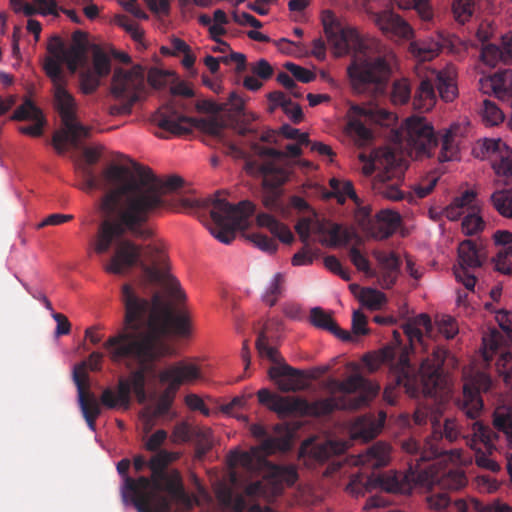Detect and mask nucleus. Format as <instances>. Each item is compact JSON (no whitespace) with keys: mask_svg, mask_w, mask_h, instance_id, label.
I'll list each match as a JSON object with an SVG mask.
<instances>
[{"mask_svg":"<svg viewBox=\"0 0 512 512\" xmlns=\"http://www.w3.org/2000/svg\"><path fill=\"white\" fill-rule=\"evenodd\" d=\"M346 449V445L338 441H326L314 447V458L319 462H325L334 455L342 454Z\"/></svg>","mask_w":512,"mask_h":512,"instance_id":"nucleus-47","label":"nucleus"},{"mask_svg":"<svg viewBox=\"0 0 512 512\" xmlns=\"http://www.w3.org/2000/svg\"><path fill=\"white\" fill-rule=\"evenodd\" d=\"M80 90L84 94H92L100 85V77L91 70L83 71L79 75Z\"/></svg>","mask_w":512,"mask_h":512,"instance_id":"nucleus-63","label":"nucleus"},{"mask_svg":"<svg viewBox=\"0 0 512 512\" xmlns=\"http://www.w3.org/2000/svg\"><path fill=\"white\" fill-rule=\"evenodd\" d=\"M433 84L443 101L451 102L456 98L458 94L457 85L449 73L444 71L438 72L435 75Z\"/></svg>","mask_w":512,"mask_h":512,"instance_id":"nucleus-41","label":"nucleus"},{"mask_svg":"<svg viewBox=\"0 0 512 512\" xmlns=\"http://www.w3.org/2000/svg\"><path fill=\"white\" fill-rule=\"evenodd\" d=\"M483 227L484 221L479 216V208L475 202L462 221V230L466 235H474L481 231Z\"/></svg>","mask_w":512,"mask_h":512,"instance_id":"nucleus-53","label":"nucleus"},{"mask_svg":"<svg viewBox=\"0 0 512 512\" xmlns=\"http://www.w3.org/2000/svg\"><path fill=\"white\" fill-rule=\"evenodd\" d=\"M443 45L434 39H422L410 43V52L420 61H430L438 56Z\"/></svg>","mask_w":512,"mask_h":512,"instance_id":"nucleus-37","label":"nucleus"},{"mask_svg":"<svg viewBox=\"0 0 512 512\" xmlns=\"http://www.w3.org/2000/svg\"><path fill=\"white\" fill-rule=\"evenodd\" d=\"M257 224L267 228L275 237L285 244H291L294 240V236L288 226L279 222L270 214H259L257 216Z\"/></svg>","mask_w":512,"mask_h":512,"instance_id":"nucleus-36","label":"nucleus"},{"mask_svg":"<svg viewBox=\"0 0 512 512\" xmlns=\"http://www.w3.org/2000/svg\"><path fill=\"white\" fill-rule=\"evenodd\" d=\"M497 370L504 376L507 384L512 386V352H504L496 362Z\"/></svg>","mask_w":512,"mask_h":512,"instance_id":"nucleus-64","label":"nucleus"},{"mask_svg":"<svg viewBox=\"0 0 512 512\" xmlns=\"http://www.w3.org/2000/svg\"><path fill=\"white\" fill-rule=\"evenodd\" d=\"M256 349L261 357H266L275 364H282L283 358L275 347L268 345V338L263 331L257 337Z\"/></svg>","mask_w":512,"mask_h":512,"instance_id":"nucleus-54","label":"nucleus"},{"mask_svg":"<svg viewBox=\"0 0 512 512\" xmlns=\"http://www.w3.org/2000/svg\"><path fill=\"white\" fill-rule=\"evenodd\" d=\"M151 121L169 133L181 135L189 131L183 124H191L193 119L180 113L174 105L167 104L152 115Z\"/></svg>","mask_w":512,"mask_h":512,"instance_id":"nucleus-25","label":"nucleus"},{"mask_svg":"<svg viewBox=\"0 0 512 512\" xmlns=\"http://www.w3.org/2000/svg\"><path fill=\"white\" fill-rule=\"evenodd\" d=\"M245 494L251 498L270 499L276 492L273 491L271 480L266 477L263 480H258L249 483L244 490Z\"/></svg>","mask_w":512,"mask_h":512,"instance_id":"nucleus-48","label":"nucleus"},{"mask_svg":"<svg viewBox=\"0 0 512 512\" xmlns=\"http://www.w3.org/2000/svg\"><path fill=\"white\" fill-rule=\"evenodd\" d=\"M411 98V87L406 79L396 80L391 90V101L395 105L406 104Z\"/></svg>","mask_w":512,"mask_h":512,"instance_id":"nucleus-56","label":"nucleus"},{"mask_svg":"<svg viewBox=\"0 0 512 512\" xmlns=\"http://www.w3.org/2000/svg\"><path fill=\"white\" fill-rule=\"evenodd\" d=\"M419 481L420 475L416 476V471L410 466L406 473L389 471L376 476L354 475L346 486V491L355 497L377 488L388 493L410 494Z\"/></svg>","mask_w":512,"mask_h":512,"instance_id":"nucleus-10","label":"nucleus"},{"mask_svg":"<svg viewBox=\"0 0 512 512\" xmlns=\"http://www.w3.org/2000/svg\"><path fill=\"white\" fill-rule=\"evenodd\" d=\"M489 203L500 216L512 219V188L495 190L489 197Z\"/></svg>","mask_w":512,"mask_h":512,"instance_id":"nucleus-39","label":"nucleus"},{"mask_svg":"<svg viewBox=\"0 0 512 512\" xmlns=\"http://www.w3.org/2000/svg\"><path fill=\"white\" fill-rule=\"evenodd\" d=\"M195 427L196 426H193L186 421L177 423L170 436L171 442L174 444L190 442L192 440Z\"/></svg>","mask_w":512,"mask_h":512,"instance_id":"nucleus-59","label":"nucleus"},{"mask_svg":"<svg viewBox=\"0 0 512 512\" xmlns=\"http://www.w3.org/2000/svg\"><path fill=\"white\" fill-rule=\"evenodd\" d=\"M268 100L270 102L271 111L280 107L293 123L298 124L302 121L303 112L301 106L293 103L282 91H273L269 93Z\"/></svg>","mask_w":512,"mask_h":512,"instance_id":"nucleus-32","label":"nucleus"},{"mask_svg":"<svg viewBox=\"0 0 512 512\" xmlns=\"http://www.w3.org/2000/svg\"><path fill=\"white\" fill-rule=\"evenodd\" d=\"M361 214L362 225H367L372 235L381 239L390 237L401 222L400 215L389 209L379 211L374 218L370 217V210L367 208H362Z\"/></svg>","mask_w":512,"mask_h":512,"instance_id":"nucleus-23","label":"nucleus"},{"mask_svg":"<svg viewBox=\"0 0 512 512\" xmlns=\"http://www.w3.org/2000/svg\"><path fill=\"white\" fill-rule=\"evenodd\" d=\"M331 192L327 193L325 197H334L337 199L339 204H344L346 198H350L357 205L360 204V199L357 196L353 183L351 181H342L336 178H332L329 181Z\"/></svg>","mask_w":512,"mask_h":512,"instance_id":"nucleus-40","label":"nucleus"},{"mask_svg":"<svg viewBox=\"0 0 512 512\" xmlns=\"http://www.w3.org/2000/svg\"><path fill=\"white\" fill-rule=\"evenodd\" d=\"M85 48L81 44H75L68 48V51L60 59V67L67 65L70 73H75L80 63L84 60Z\"/></svg>","mask_w":512,"mask_h":512,"instance_id":"nucleus-51","label":"nucleus"},{"mask_svg":"<svg viewBox=\"0 0 512 512\" xmlns=\"http://www.w3.org/2000/svg\"><path fill=\"white\" fill-rule=\"evenodd\" d=\"M251 434L258 439H262L258 447L253 451H261L264 456L272 455L278 451L287 452L291 448V435L286 431L284 435L273 437L267 435V430L262 424H252L250 426Z\"/></svg>","mask_w":512,"mask_h":512,"instance_id":"nucleus-26","label":"nucleus"},{"mask_svg":"<svg viewBox=\"0 0 512 512\" xmlns=\"http://www.w3.org/2000/svg\"><path fill=\"white\" fill-rule=\"evenodd\" d=\"M492 168L498 176L512 177V149L506 147L500 151L497 158L492 159Z\"/></svg>","mask_w":512,"mask_h":512,"instance_id":"nucleus-49","label":"nucleus"},{"mask_svg":"<svg viewBox=\"0 0 512 512\" xmlns=\"http://www.w3.org/2000/svg\"><path fill=\"white\" fill-rule=\"evenodd\" d=\"M144 88L145 78L140 68L117 69L112 78L111 91L120 102L111 105L109 113L113 116L130 114L133 105L140 99Z\"/></svg>","mask_w":512,"mask_h":512,"instance_id":"nucleus-12","label":"nucleus"},{"mask_svg":"<svg viewBox=\"0 0 512 512\" xmlns=\"http://www.w3.org/2000/svg\"><path fill=\"white\" fill-rule=\"evenodd\" d=\"M269 478L273 491L278 493L282 484L293 485L298 479L297 469L294 465H271Z\"/></svg>","mask_w":512,"mask_h":512,"instance_id":"nucleus-35","label":"nucleus"},{"mask_svg":"<svg viewBox=\"0 0 512 512\" xmlns=\"http://www.w3.org/2000/svg\"><path fill=\"white\" fill-rule=\"evenodd\" d=\"M200 377V371L194 364L179 361L159 373L161 383H167V387L160 394L155 407L156 416L166 415L181 385L191 383Z\"/></svg>","mask_w":512,"mask_h":512,"instance_id":"nucleus-13","label":"nucleus"},{"mask_svg":"<svg viewBox=\"0 0 512 512\" xmlns=\"http://www.w3.org/2000/svg\"><path fill=\"white\" fill-rule=\"evenodd\" d=\"M150 481V489L155 494V499L147 504L150 512H170L171 500L167 496L161 495V491L166 492L172 500L183 504L187 508H192V499L186 493L178 472L166 473L159 477L151 478Z\"/></svg>","mask_w":512,"mask_h":512,"instance_id":"nucleus-15","label":"nucleus"},{"mask_svg":"<svg viewBox=\"0 0 512 512\" xmlns=\"http://www.w3.org/2000/svg\"><path fill=\"white\" fill-rule=\"evenodd\" d=\"M439 424L433 422V434L428 438L423 446V450L418 454L421 449L420 444L414 440L407 441L403 444V448L411 453L416 454L415 461L416 469L420 468L419 462L430 461L434 458L441 456L446 453L445 448L442 446V440L445 438L449 442L455 441L459 436L458 426L455 420L446 419L443 427V432L438 430Z\"/></svg>","mask_w":512,"mask_h":512,"instance_id":"nucleus-17","label":"nucleus"},{"mask_svg":"<svg viewBox=\"0 0 512 512\" xmlns=\"http://www.w3.org/2000/svg\"><path fill=\"white\" fill-rule=\"evenodd\" d=\"M435 87L430 79H423L415 91L412 104L415 110L429 111L436 103Z\"/></svg>","mask_w":512,"mask_h":512,"instance_id":"nucleus-33","label":"nucleus"},{"mask_svg":"<svg viewBox=\"0 0 512 512\" xmlns=\"http://www.w3.org/2000/svg\"><path fill=\"white\" fill-rule=\"evenodd\" d=\"M352 110L356 116L352 117L348 121L347 130L362 143L368 142L372 139V131L365 125L361 118L373 122H378L381 119L388 118V114L386 112H381L380 118L372 108L354 106Z\"/></svg>","mask_w":512,"mask_h":512,"instance_id":"nucleus-28","label":"nucleus"},{"mask_svg":"<svg viewBox=\"0 0 512 512\" xmlns=\"http://www.w3.org/2000/svg\"><path fill=\"white\" fill-rule=\"evenodd\" d=\"M372 20L388 38L408 40L413 36L409 23L391 10L373 13Z\"/></svg>","mask_w":512,"mask_h":512,"instance_id":"nucleus-24","label":"nucleus"},{"mask_svg":"<svg viewBox=\"0 0 512 512\" xmlns=\"http://www.w3.org/2000/svg\"><path fill=\"white\" fill-rule=\"evenodd\" d=\"M458 148L454 142V133L450 129L442 136V146L438 156L440 162L454 160L457 157Z\"/></svg>","mask_w":512,"mask_h":512,"instance_id":"nucleus-55","label":"nucleus"},{"mask_svg":"<svg viewBox=\"0 0 512 512\" xmlns=\"http://www.w3.org/2000/svg\"><path fill=\"white\" fill-rule=\"evenodd\" d=\"M360 301L367 308L371 310H378L386 302V297L384 293L376 289L366 288L363 289L360 295Z\"/></svg>","mask_w":512,"mask_h":512,"instance_id":"nucleus-57","label":"nucleus"},{"mask_svg":"<svg viewBox=\"0 0 512 512\" xmlns=\"http://www.w3.org/2000/svg\"><path fill=\"white\" fill-rule=\"evenodd\" d=\"M135 175L125 166H114L107 174L114 181H125L117 191L106 198V206L120 222L119 232L129 229V234L139 239H149L152 231L145 224L166 206L163 198L166 191L176 190L183 185V179L173 175L165 181L158 178L150 168L138 167Z\"/></svg>","mask_w":512,"mask_h":512,"instance_id":"nucleus-3","label":"nucleus"},{"mask_svg":"<svg viewBox=\"0 0 512 512\" xmlns=\"http://www.w3.org/2000/svg\"><path fill=\"white\" fill-rule=\"evenodd\" d=\"M300 145L301 144H299V142L296 144H288L286 146V152H283L274 148L261 146L257 142L253 141L250 144V148L253 151V153L256 154L257 156L262 158H272L271 161L277 163L276 160L284 158L286 156L294 158L300 156L302 152Z\"/></svg>","mask_w":512,"mask_h":512,"instance_id":"nucleus-38","label":"nucleus"},{"mask_svg":"<svg viewBox=\"0 0 512 512\" xmlns=\"http://www.w3.org/2000/svg\"><path fill=\"white\" fill-rule=\"evenodd\" d=\"M118 166L111 164L104 169L100 176H97L94 170L88 166H81V174L83 178V189L91 191L95 189L108 190L101 200L100 209L103 215V220L99 224L94 250L97 254L107 253L113 244H115V251L110 259V262L105 267V271L112 274H124L131 268L138 266L147 281L152 284H160L168 282L172 296L176 301H183L185 294L181 290L179 282L175 279H170V276L163 270L157 267L156 261L147 264L141 259V246L135 244L133 241L124 238V235L129 233V229H123L119 232L117 226L120 223L110 210L112 206H106V198L112 193L119 190L125 181H114L109 177L107 171L112 167Z\"/></svg>","mask_w":512,"mask_h":512,"instance_id":"nucleus-2","label":"nucleus"},{"mask_svg":"<svg viewBox=\"0 0 512 512\" xmlns=\"http://www.w3.org/2000/svg\"><path fill=\"white\" fill-rule=\"evenodd\" d=\"M459 265L454 268V275L458 282L473 291L476 284V276L473 270L482 266L484 254L482 249L472 240H464L458 248Z\"/></svg>","mask_w":512,"mask_h":512,"instance_id":"nucleus-20","label":"nucleus"},{"mask_svg":"<svg viewBox=\"0 0 512 512\" xmlns=\"http://www.w3.org/2000/svg\"><path fill=\"white\" fill-rule=\"evenodd\" d=\"M11 120L24 121L32 120L34 124L28 126H21L19 131L22 134L39 137L43 133V126L45 125V118L40 108H38L32 100L26 99L12 114Z\"/></svg>","mask_w":512,"mask_h":512,"instance_id":"nucleus-27","label":"nucleus"},{"mask_svg":"<svg viewBox=\"0 0 512 512\" xmlns=\"http://www.w3.org/2000/svg\"><path fill=\"white\" fill-rule=\"evenodd\" d=\"M400 135L410 154L416 158L430 157L438 145V137L432 124L422 116H410L401 126Z\"/></svg>","mask_w":512,"mask_h":512,"instance_id":"nucleus-14","label":"nucleus"},{"mask_svg":"<svg viewBox=\"0 0 512 512\" xmlns=\"http://www.w3.org/2000/svg\"><path fill=\"white\" fill-rule=\"evenodd\" d=\"M85 363L73 370V380L77 387L78 402L83 417L91 431L96 430V419L101 414V407L95 396L89 391L88 374L84 372Z\"/></svg>","mask_w":512,"mask_h":512,"instance_id":"nucleus-21","label":"nucleus"},{"mask_svg":"<svg viewBox=\"0 0 512 512\" xmlns=\"http://www.w3.org/2000/svg\"><path fill=\"white\" fill-rule=\"evenodd\" d=\"M321 21L334 55L341 57L353 53L347 72L354 90L364 93L371 86H375L378 90L390 73L389 64L385 58L370 56L368 41L363 39L355 28L345 25L333 11H323Z\"/></svg>","mask_w":512,"mask_h":512,"instance_id":"nucleus-5","label":"nucleus"},{"mask_svg":"<svg viewBox=\"0 0 512 512\" xmlns=\"http://www.w3.org/2000/svg\"><path fill=\"white\" fill-rule=\"evenodd\" d=\"M227 124L217 118L202 119L199 121V127L209 136L222 140L224 138V130Z\"/></svg>","mask_w":512,"mask_h":512,"instance_id":"nucleus-58","label":"nucleus"},{"mask_svg":"<svg viewBox=\"0 0 512 512\" xmlns=\"http://www.w3.org/2000/svg\"><path fill=\"white\" fill-rule=\"evenodd\" d=\"M481 58L486 65L491 67H495L498 62H503L505 64L512 62L511 52L509 50H503L495 44H487L483 46Z\"/></svg>","mask_w":512,"mask_h":512,"instance_id":"nucleus-43","label":"nucleus"},{"mask_svg":"<svg viewBox=\"0 0 512 512\" xmlns=\"http://www.w3.org/2000/svg\"><path fill=\"white\" fill-rule=\"evenodd\" d=\"M330 387L342 395L308 402L301 397L281 396L268 389H260L257 397L262 405L275 412L280 418L320 417L336 410H357L365 407L379 392L377 384L359 373L352 374L344 380H331Z\"/></svg>","mask_w":512,"mask_h":512,"instance_id":"nucleus-4","label":"nucleus"},{"mask_svg":"<svg viewBox=\"0 0 512 512\" xmlns=\"http://www.w3.org/2000/svg\"><path fill=\"white\" fill-rule=\"evenodd\" d=\"M121 301L125 308L124 328L109 337L104 348L113 362L126 361L135 369L128 378L118 379L116 390L105 388L100 403L107 409L127 410L131 405V392L139 403L146 401L147 374H155L157 362L173 354L165 338L188 336L190 324L188 316L176 314L158 292L149 300L125 283L121 287Z\"/></svg>","mask_w":512,"mask_h":512,"instance_id":"nucleus-1","label":"nucleus"},{"mask_svg":"<svg viewBox=\"0 0 512 512\" xmlns=\"http://www.w3.org/2000/svg\"><path fill=\"white\" fill-rule=\"evenodd\" d=\"M475 202L476 193L473 190H466L444 209L443 214L447 219L456 221L468 212Z\"/></svg>","mask_w":512,"mask_h":512,"instance_id":"nucleus-34","label":"nucleus"},{"mask_svg":"<svg viewBox=\"0 0 512 512\" xmlns=\"http://www.w3.org/2000/svg\"><path fill=\"white\" fill-rule=\"evenodd\" d=\"M268 373L282 392H296L301 388L300 377L303 373L288 364L272 366Z\"/></svg>","mask_w":512,"mask_h":512,"instance_id":"nucleus-30","label":"nucleus"},{"mask_svg":"<svg viewBox=\"0 0 512 512\" xmlns=\"http://www.w3.org/2000/svg\"><path fill=\"white\" fill-rule=\"evenodd\" d=\"M385 161L384 170L372 182L373 191L389 200L400 201L407 198L411 201L412 195H406L401 189L406 170L405 164L397 159L393 152H388L385 155Z\"/></svg>","mask_w":512,"mask_h":512,"instance_id":"nucleus-16","label":"nucleus"},{"mask_svg":"<svg viewBox=\"0 0 512 512\" xmlns=\"http://www.w3.org/2000/svg\"><path fill=\"white\" fill-rule=\"evenodd\" d=\"M482 121L486 126H496L503 122V111L492 101L485 99L481 109Z\"/></svg>","mask_w":512,"mask_h":512,"instance_id":"nucleus-52","label":"nucleus"},{"mask_svg":"<svg viewBox=\"0 0 512 512\" xmlns=\"http://www.w3.org/2000/svg\"><path fill=\"white\" fill-rule=\"evenodd\" d=\"M190 442L195 444L196 456L202 458L212 447V432L208 428L196 426Z\"/></svg>","mask_w":512,"mask_h":512,"instance_id":"nucleus-46","label":"nucleus"},{"mask_svg":"<svg viewBox=\"0 0 512 512\" xmlns=\"http://www.w3.org/2000/svg\"><path fill=\"white\" fill-rule=\"evenodd\" d=\"M507 147V144L501 139L485 138L479 141L473 149V153L477 158L495 159L500 151Z\"/></svg>","mask_w":512,"mask_h":512,"instance_id":"nucleus-42","label":"nucleus"},{"mask_svg":"<svg viewBox=\"0 0 512 512\" xmlns=\"http://www.w3.org/2000/svg\"><path fill=\"white\" fill-rule=\"evenodd\" d=\"M67 51L63 41L55 36L48 45L50 56L43 64V70L52 83L54 106L63 125L52 137V144L59 154L65 152V144L78 148L80 140L89 137V128L77 121L76 100L67 90L68 77L60 67V59Z\"/></svg>","mask_w":512,"mask_h":512,"instance_id":"nucleus-6","label":"nucleus"},{"mask_svg":"<svg viewBox=\"0 0 512 512\" xmlns=\"http://www.w3.org/2000/svg\"><path fill=\"white\" fill-rule=\"evenodd\" d=\"M475 12V0H453L452 13L459 24H465Z\"/></svg>","mask_w":512,"mask_h":512,"instance_id":"nucleus-50","label":"nucleus"},{"mask_svg":"<svg viewBox=\"0 0 512 512\" xmlns=\"http://www.w3.org/2000/svg\"><path fill=\"white\" fill-rule=\"evenodd\" d=\"M219 192L199 201L203 208L212 207L210 215L216 227L211 230L212 235L221 243L230 244L235 239L236 230L247 227L248 218L254 212V205L250 201H241L237 205L230 204L226 199L219 197Z\"/></svg>","mask_w":512,"mask_h":512,"instance_id":"nucleus-9","label":"nucleus"},{"mask_svg":"<svg viewBox=\"0 0 512 512\" xmlns=\"http://www.w3.org/2000/svg\"><path fill=\"white\" fill-rule=\"evenodd\" d=\"M496 321L499 327L505 332L504 336L497 328H489L482 337L484 360L488 363L492 360L493 354L506 341H512V313L507 310L496 311Z\"/></svg>","mask_w":512,"mask_h":512,"instance_id":"nucleus-22","label":"nucleus"},{"mask_svg":"<svg viewBox=\"0 0 512 512\" xmlns=\"http://www.w3.org/2000/svg\"><path fill=\"white\" fill-rule=\"evenodd\" d=\"M284 283V276L281 273H277L265 295L263 296V300L269 306H274L277 302V298L282 293V285Z\"/></svg>","mask_w":512,"mask_h":512,"instance_id":"nucleus-61","label":"nucleus"},{"mask_svg":"<svg viewBox=\"0 0 512 512\" xmlns=\"http://www.w3.org/2000/svg\"><path fill=\"white\" fill-rule=\"evenodd\" d=\"M380 360L389 363L391 384L385 388L384 397L389 404H394L393 390L404 388L411 397L434 396L444 385L442 365L443 357L433 353L432 358L423 360L419 367L412 364L406 351L396 355L392 350L381 352Z\"/></svg>","mask_w":512,"mask_h":512,"instance_id":"nucleus-7","label":"nucleus"},{"mask_svg":"<svg viewBox=\"0 0 512 512\" xmlns=\"http://www.w3.org/2000/svg\"><path fill=\"white\" fill-rule=\"evenodd\" d=\"M131 462L125 458L118 462L117 471L123 477L121 496L124 504L131 503L137 512H150L147 508L149 501L155 499V494L150 489V478L140 476L134 479L128 475Z\"/></svg>","mask_w":512,"mask_h":512,"instance_id":"nucleus-18","label":"nucleus"},{"mask_svg":"<svg viewBox=\"0 0 512 512\" xmlns=\"http://www.w3.org/2000/svg\"><path fill=\"white\" fill-rule=\"evenodd\" d=\"M494 262L498 272L512 276V247H504L499 250Z\"/></svg>","mask_w":512,"mask_h":512,"instance_id":"nucleus-60","label":"nucleus"},{"mask_svg":"<svg viewBox=\"0 0 512 512\" xmlns=\"http://www.w3.org/2000/svg\"><path fill=\"white\" fill-rule=\"evenodd\" d=\"M491 385V378L487 374L477 373L470 384L464 385L463 395L458 400V405L462 412L473 420L471 436L465 437V440L474 451L475 463L480 468L496 472L500 469V465L490 457L494 450L493 432L489 426L476 420L483 408L480 393L488 391Z\"/></svg>","mask_w":512,"mask_h":512,"instance_id":"nucleus-8","label":"nucleus"},{"mask_svg":"<svg viewBox=\"0 0 512 512\" xmlns=\"http://www.w3.org/2000/svg\"><path fill=\"white\" fill-rule=\"evenodd\" d=\"M179 457L178 453L170 452L167 450H159L157 453L150 459L149 467L152 471V477H159L163 474L166 466L175 461Z\"/></svg>","mask_w":512,"mask_h":512,"instance_id":"nucleus-45","label":"nucleus"},{"mask_svg":"<svg viewBox=\"0 0 512 512\" xmlns=\"http://www.w3.org/2000/svg\"><path fill=\"white\" fill-rule=\"evenodd\" d=\"M245 170L250 175L262 177L263 205L269 210L281 209L280 188L289 179V168L274 161L260 162L256 159H247Z\"/></svg>","mask_w":512,"mask_h":512,"instance_id":"nucleus-11","label":"nucleus"},{"mask_svg":"<svg viewBox=\"0 0 512 512\" xmlns=\"http://www.w3.org/2000/svg\"><path fill=\"white\" fill-rule=\"evenodd\" d=\"M310 322L317 328L326 330L344 342L353 340L349 331L341 329L332 318L330 312H326L321 307H314L310 311Z\"/></svg>","mask_w":512,"mask_h":512,"instance_id":"nucleus-31","label":"nucleus"},{"mask_svg":"<svg viewBox=\"0 0 512 512\" xmlns=\"http://www.w3.org/2000/svg\"><path fill=\"white\" fill-rule=\"evenodd\" d=\"M488 88H491L496 97L501 101H511L512 70H500L488 78L481 79L480 89L482 92L488 93Z\"/></svg>","mask_w":512,"mask_h":512,"instance_id":"nucleus-29","label":"nucleus"},{"mask_svg":"<svg viewBox=\"0 0 512 512\" xmlns=\"http://www.w3.org/2000/svg\"><path fill=\"white\" fill-rule=\"evenodd\" d=\"M256 119V115L252 112L243 110L237 115L230 118V123L240 136L256 135L257 130L250 127V124Z\"/></svg>","mask_w":512,"mask_h":512,"instance_id":"nucleus-44","label":"nucleus"},{"mask_svg":"<svg viewBox=\"0 0 512 512\" xmlns=\"http://www.w3.org/2000/svg\"><path fill=\"white\" fill-rule=\"evenodd\" d=\"M94 74L98 77L107 76L111 70L110 58L101 50H97L93 54Z\"/></svg>","mask_w":512,"mask_h":512,"instance_id":"nucleus-62","label":"nucleus"},{"mask_svg":"<svg viewBox=\"0 0 512 512\" xmlns=\"http://www.w3.org/2000/svg\"><path fill=\"white\" fill-rule=\"evenodd\" d=\"M427 503L431 509L438 512H467L469 508L477 512H512V508L501 502L484 504L478 499L470 498L452 501L446 493L431 494L427 497Z\"/></svg>","mask_w":512,"mask_h":512,"instance_id":"nucleus-19","label":"nucleus"}]
</instances>
